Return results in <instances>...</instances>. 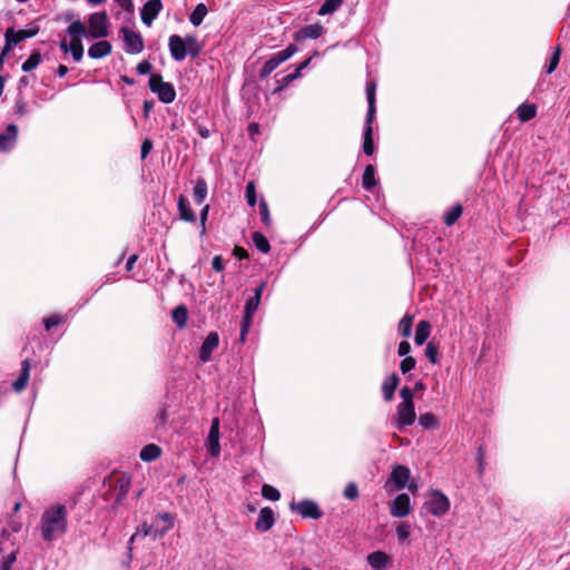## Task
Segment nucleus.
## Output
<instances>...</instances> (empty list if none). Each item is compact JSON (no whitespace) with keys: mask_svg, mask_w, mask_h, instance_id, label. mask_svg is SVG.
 Masks as SVG:
<instances>
[{"mask_svg":"<svg viewBox=\"0 0 570 570\" xmlns=\"http://www.w3.org/2000/svg\"><path fill=\"white\" fill-rule=\"evenodd\" d=\"M419 424L424 429H435L438 428V421L434 414L426 412L420 415Z\"/></svg>","mask_w":570,"mask_h":570,"instance_id":"a18cd8bd","label":"nucleus"},{"mask_svg":"<svg viewBox=\"0 0 570 570\" xmlns=\"http://www.w3.org/2000/svg\"><path fill=\"white\" fill-rule=\"evenodd\" d=\"M416 361L412 356H405L400 363V370L403 374L409 373L415 367Z\"/></svg>","mask_w":570,"mask_h":570,"instance_id":"13d9d810","label":"nucleus"},{"mask_svg":"<svg viewBox=\"0 0 570 570\" xmlns=\"http://www.w3.org/2000/svg\"><path fill=\"white\" fill-rule=\"evenodd\" d=\"M344 0H325L318 8L317 14L327 16L337 11L343 4Z\"/></svg>","mask_w":570,"mask_h":570,"instance_id":"2f4dec72","label":"nucleus"},{"mask_svg":"<svg viewBox=\"0 0 570 570\" xmlns=\"http://www.w3.org/2000/svg\"><path fill=\"white\" fill-rule=\"evenodd\" d=\"M275 524V513L269 507L262 508L255 528L259 532H266Z\"/></svg>","mask_w":570,"mask_h":570,"instance_id":"dca6fc26","label":"nucleus"},{"mask_svg":"<svg viewBox=\"0 0 570 570\" xmlns=\"http://www.w3.org/2000/svg\"><path fill=\"white\" fill-rule=\"evenodd\" d=\"M156 521H158L159 523L161 522V525L166 528L168 531L174 527V517L169 512L158 513L156 517Z\"/></svg>","mask_w":570,"mask_h":570,"instance_id":"603ef678","label":"nucleus"},{"mask_svg":"<svg viewBox=\"0 0 570 570\" xmlns=\"http://www.w3.org/2000/svg\"><path fill=\"white\" fill-rule=\"evenodd\" d=\"M298 48L294 43H289L285 49L273 53L263 65L259 70V78H267L279 65L292 58Z\"/></svg>","mask_w":570,"mask_h":570,"instance_id":"39448f33","label":"nucleus"},{"mask_svg":"<svg viewBox=\"0 0 570 570\" xmlns=\"http://www.w3.org/2000/svg\"><path fill=\"white\" fill-rule=\"evenodd\" d=\"M463 208L460 204L452 206L444 213V223L446 226H452L462 215Z\"/></svg>","mask_w":570,"mask_h":570,"instance_id":"4c0bfd02","label":"nucleus"},{"mask_svg":"<svg viewBox=\"0 0 570 570\" xmlns=\"http://www.w3.org/2000/svg\"><path fill=\"white\" fill-rule=\"evenodd\" d=\"M560 58H561V48H560V46H557L553 49L549 60L547 61V63L543 67L546 73L550 75L558 68Z\"/></svg>","mask_w":570,"mask_h":570,"instance_id":"e433bc0d","label":"nucleus"},{"mask_svg":"<svg viewBox=\"0 0 570 570\" xmlns=\"http://www.w3.org/2000/svg\"><path fill=\"white\" fill-rule=\"evenodd\" d=\"M431 333V325L428 321L419 322L415 331L414 341L417 345H423Z\"/></svg>","mask_w":570,"mask_h":570,"instance_id":"bb28decb","label":"nucleus"},{"mask_svg":"<svg viewBox=\"0 0 570 570\" xmlns=\"http://www.w3.org/2000/svg\"><path fill=\"white\" fill-rule=\"evenodd\" d=\"M518 117L522 122L533 119L537 115V107L533 104H521L518 109Z\"/></svg>","mask_w":570,"mask_h":570,"instance_id":"cd10ccee","label":"nucleus"},{"mask_svg":"<svg viewBox=\"0 0 570 570\" xmlns=\"http://www.w3.org/2000/svg\"><path fill=\"white\" fill-rule=\"evenodd\" d=\"M212 267L215 272L219 273L224 271V262L220 255L214 256L212 261Z\"/></svg>","mask_w":570,"mask_h":570,"instance_id":"69168bd1","label":"nucleus"},{"mask_svg":"<svg viewBox=\"0 0 570 570\" xmlns=\"http://www.w3.org/2000/svg\"><path fill=\"white\" fill-rule=\"evenodd\" d=\"M376 82L368 81L366 83V100H367V112L365 117V126L363 130V141L362 142H373V130H372V121L375 117L376 112Z\"/></svg>","mask_w":570,"mask_h":570,"instance_id":"7ed1b4c3","label":"nucleus"},{"mask_svg":"<svg viewBox=\"0 0 570 570\" xmlns=\"http://www.w3.org/2000/svg\"><path fill=\"white\" fill-rule=\"evenodd\" d=\"M439 348L433 342H429L425 347V356L433 364L438 363Z\"/></svg>","mask_w":570,"mask_h":570,"instance_id":"6e6d98bb","label":"nucleus"},{"mask_svg":"<svg viewBox=\"0 0 570 570\" xmlns=\"http://www.w3.org/2000/svg\"><path fill=\"white\" fill-rule=\"evenodd\" d=\"M424 508L434 517H442L449 511L450 501L444 493L434 490L425 501Z\"/></svg>","mask_w":570,"mask_h":570,"instance_id":"1a4fd4ad","label":"nucleus"},{"mask_svg":"<svg viewBox=\"0 0 570 570\" xmlns=\"http://www.w3.org/2000/svg\"><path fill=\"white\" fill-rule=\"evenodd\" d=\"M296 79H297V75L288 73V75L281 76L279 73H277L275 76L276 87L274 89V94H278V92L283 91L286 87L289 86L291 82H293Z\"/></svg>","mask_w":570,"mask_h":570,"instance_id":"ea45409f","label":"nucleus"},{"mask_svg":"<svg viewBox=\"0 0 570 570\" xmlns=\"http://www.w3.org/2000/svg\"><path fill=\"white\" fill-rule=\"evenodd\" d=\"M151 69L153 66L148 60L140 61L136 67L137 72L141 76L149 75L151 72Z\"/></svg>","mask_w":570,"mask_h":570,"instance_id":"0e129e2a","label":"nucleus"},{"mask_svg":"<svg viewBox=\"0 0 570 570\" xmlns=\"http://www.w3.org/2000/svg\"><path fill=\"white\" fill-rule=\"evenodd\" d=\"M390 557L383 551H375L367 556V563L375 570H381L387 566Z\"/></svg>","mask_w":570,"mask_h":570,"instance_id":"4be33fe9","label":"nucleus"},{"mask_svg":"<svg viewBox=\"0 0 570 570\" xmlns=\"http://www.w3.org/2000/svg\"><path fill=\"white\" fill-rule=\"evenodd\" d=\"M168 48L175 61H183L187 56L197 58L202 52V45L194 35H186L185 37L171 35L168 39Z\"/></svg>","mask_w":570,"mask_h":570,"instance_id":"f03ea898","label":"nucleus"},{"mask_svg":"<svg viewBox=\"0 0 570 570\" xmlns=\"http://www.w3.org/2000/svg\"><path fill=\"white\" fill-rule=\"evenodd\" d=\"M129 488H130V480L128 478H120L117 481V485H116V489H117L116 501L117 502H121L124 500V498L128 494Z\"/></svg>","mask_w":570,"mask_h":570,"instance_id":"37998d69","label":"nucleus"},{"mask_svg":"<svg viewBox=\"0 0 570 570\" xmlns=\"http://www.w3.org/2000/svg\"><path fill=\"white\" fill-rule=\"evenodd\" d=\"M39 32V26L35 22L28 24L27 29L14 30L12 38L17 40V45L26 39L33 38Z\"/></svg>","mask_w":570,"mask_h":570,"instance_id":"b1692460","label":"nucleus"},{"mask_svg":"<svg viewBox=\"0 0 570 570\" xmlns=\"http://www.w3.org/2000/svg\"><path fill=\"white\" fill-rule=\"evenodd\" d=\"M246 202L250 207H254L257 203L256 199V187L253 181L247 183L245 189Z\"/></svg>","mask_w":570,"mask_h":570,"instance_id":"3c124183","label":"nucleus"},{"mask_svg":"<svg viewBox=\"0 0 570 570\" xmlns=\"http://www.w3.org/2000/svg\"><path fill=\"white\" fill-rule=\"evenodd\" d=\"M399 382H400V377L397 376L396 373H392L383 381L382 393H383V399L386 402L392 401V399L394 396V392L399 385Z\"/></svg>","mask_w":570,"mask_h":570,"instance_id":"aec40b11","label":"nucleus"},{"mask_svg":"<svg viewBox=\"0 0 570 570\" xmlns=\"http://www.w3.org/2000/svg\"><path fill=\"white\" fill-rule=\"evenodd\" d=\"M112 47L109 41L101 40L92 43L88 49V56L91 59H101L108 55H110Z\"/></svg>","mask_w":570,"mask_h":570,"instance_id":"6ab92c4d","label":"nucleus"},{"mask_svg":"<svg viewBox=\"0 0 570 570\" xmlns=\"http://www.w3.org/2000/svg\"><path fill=\"white\" fill-rule=\"evenodd\" d=\"M215 441H219V419L218 417H214L212 420V424H210V429H209V433H208V438H207V442H215Z\"/></svg>","mask_w":570,"mask_h":570,"instance_id":"864d4df0","label":"nucleus"},{"mask_svg":"<svg viewBox=\"0 0 570 570\" xmlns=\"http://www.w3.org/2000/svg\"><path fill=\"white\" fill-rule=\"evenodd\" d=\"M400 395L402 397L403 404H414L413 402V391L409 386H403L400 391Z\"/></svg>","mask_w":570,"mask_h":570,"instance_id":"052dcab7","label":"nucleus"},{"mask_svg":"<svg viewBox=\"0 0 570 570\" xmlns=\"http://www.w3.org/2000/svg\"><path fill=\"white\" fill-rule=\"evenodd\" d=\"M30 367H31V365H30V361L28 358L23 360L21 362L20 374H19L18 379L12 384L14 391L20 392L27 386L29 377H30Z\"/></svg>","mask_w":570,"mask_h":570,"instance_id":"412c9836","label":"nucleus"},{"mask_svg":"<svg viewBox=\"0 0 570 570\" xmlns=\"http://www.w3.org/2000/svg\"><path fill=\"white\" fill-rule=\"evenodd\" d=\"M171 317L174 323L183 328L187 324L188 311L185 305H179L173 309Z\"/></svg>","mask_w":570,"mask_h":570,"instance_id":"7c9ffc66","label":"nucleus"},{"mask_svg":"<svg viewBox=\"0 0 570 570\" xmlns=\"http://www.w3.org/2000/svg\"><path fill=\"white\" fill-rule=\"evenodd\" d=\"M411 352V345L409 342L406 341H402L400 344H399V348H397V354L400 356H407V354Z\"/></svg>","mask_w":570,"mask_h":570,"instance_id":"774afa93","label":"nucleus"},{"mask_svg":"<svg viewBox=\"0 0 570 570\" xmlns=\"http://www.w3.org/2000/svg\"><path fill=\"white\" fill-rule=\"evenodd\" d=\"M163 9L161 0H148L140 10V19L144 24L150 27Z\"/></svg>","mask_w":570,"mask_h":570,"instance_id":"ddd939ff","label":"nucleus"},{"mask_svg":"<svg viewBox=\"0 0 570 570\" xmlns=\"http://www.w3.org/2000/svg\"><path fill=\"white\" fill-rule=\"evenodd\" d=\"M219 344V335L217 332H210L206 338L204 340L199 352L198 357L202 363H207L212 358V353L214 350L218 347Z\"/></svg>","mask_w":570,"mask_h":570,"instance_id":"4468645a","label":"nucleus"},{"mask_svg":"<svg viewBox=\"0 0 570 570\" xmlns=\"http://www.w3.org/2000/svg\"><path fill=\"white\" fill-rule=\"evenodd\" d=\"M148 87L151 92L156 94L159 101L170 104L176 98V90L171 82L164 81L160 73H151Z\"/></svg>","mask_w":570,"mask_h":570,"instance_id":"20e7f679","label":"nucleus"},{"mask_svg":"<svg viewBox=\"0 0 570 570\" xmlns=\"http://www.w3.org/2000/svg\"><path fill=\"white\" fill-rule=\"evenodd\" d=\"M177 207H178L180 219H183L185 222H189V223L196 222V215L194 214V212L191 210V208L189 206V203L183 195H180L178 198Z\"/></svg>","mask_w":570,"mask_h":570,"instance_id":"5701e85b","label":"nucleus"},{"mask_svg":"<svg viewBox=\"0 0 570 570\" xmlns=\"http://www.w3.org/2000/svg\"><path fill=\"white\" fill-rule=\"evenodd\" d=\"M411 510V500L406 493L399 494L390 507V513L396 518H404L409 515Z\"/></svg>","mask_w":570,"mask_h":570,"instance_id":"2eb2a0df","label":"nucleus"},{"mask_svg":"<svg viewBox=\"0 0 570 570\" xmlns=\"http://www.w3.org/2000/svg\"><path fill=\"white\" fill-rule=\"evenodd\" d=\"M485 454H484V451L482 449V446H480L478 449V453H476V460H478V473L479 475L481 476L485 470V459H484Z\"/></svg>","mask_w":570,"mask_h":570,"instance_id":"680f3d73","label":"nucleus"},{"mask_svg":"<svg viewBox=\"0 0 570 570\" xmlns=\"http://www.w3.org/2000/svg\"><path fill=\"white\" fill-rule=\"evenodd\" d=\"M259 215L264 225L268 226L272 223L267 203L264 199L259 202Z\"/></svg>","mask_w":570,"mask_h":570,"instance_id":"4d7b16f0","label":"nucleus"},{"mask_svg":"<svg viewBox=\"0 0 570 570\" xmlns=\"http://www.w3.org/2000/svg\"><path fill=\"white\" fill-rule=\"evenodd\" d=\"M362 185L367 190L372 189L376 185L375 167L373 165H367L365 167L362 177Z\"/></svg>","mask_w":570,"mask_h":570,"instance_id":"c9c22d12","label":"nucleus"},{"mask_svg":"<svg viewBox=\"0 0 570 570\" xmlns=\"http://www.w3.org/2000/svg\"><path fill=\"white\" fill-rule=\"evenodd\" d=\"M291 510L299 513L304 518L320 519L323 513L316 502L305 499L298 503L292 502Z\"/></svg>","mask_w":570,"mask_h":570,"instance_id":"f8f14e48","label":"nucleus"},{"mask_svg":"<svg viewBox=\"0 0 570 570\" xmlns=\"http://www.w3.org/2000/svg\"><path fill=\"white\" fill-rule=\"evenodd\" d=\"M358 495L360 493L356 483L350 482L344 489V498L350 501H354L358 498Z\"/></svg>","mask_w":570,"mask_h":570,"instance_id":"5fc2aeb1","label":"nucleus"},{"mask_svg":"<svg viewBox=\"0 0 570 570\" xmlns=\"http://www.w3.org/2000/svg\"><path fill=\"white\" fill-rule=\"evenodd\" d=\"M120 32L124 40V50L129 55H137L144 50V40L139 32L128 27H121Z\"/></svg>","mask_w":570,"mask_h":570,"instance_id":"9b49d317","label":"nucleus"},{"mask_svg":"<svg viewBox=\"0 0 570 570\" xmlns=\"http://www.w3.org/2000/svg\"><path fill=\"white\" fill-rule=\"evenodd\" d=\"M396 534L400 541H405L410 537V525L402 523L396 528Z\"/></svg>","mask_w":570,"mask_h":570,"instance_id":"e2e57ef3","label":"nucleus"},{"mask_svg":"<svg viewBox=\"0 0 570 570\" xmlns=\"http://www.w3.org/2000/svg\"><path fill=\"white\" fill-rule=\"evenodd\" d=\"M262 495L265 499L271 500V501H277L281 498L279 491L269 484H264L262 487Z\"/></svg>","mask_w":570,"mask_h":570,"instance_id":"8fccbe9b","label":"nucleus"},{"mask_svg":"<svg viewBox=\"0 0 570 570\" xmlns=\"http://www.w3.org/2000/svg\"><path fill=\"white\" fill-rule=\"evenodd\" d=\"M208 12V9L206 4L198 3L194 8L193 12L189 16V21L193 26L198 27L204 21V18L206 17Z\"/></svg>","mask_w":570,"mask_h":570,"instance_id":"c756f323","label":"nucleus"},{"mask_svg":"<svg viewBox=\"0 0 570 570\" xmlns=\"http://www.w3.org/2000/svg\"><path fill=\"white\" fill-rule=\"evenodd\" d=\"M14 114L18 116H23L28 112L26 102L21 96H18L14 101Z\"/></svg>","mask_w":570,"mask_h":570,"instance_id":"bf43d9fd","label":"nucleus"},{"mask_svg":"<svg viewBox=\"0 0 570 570\" xmlns=\"http://www.w3.org/2000/svg\"><path fill=\"white\" fill-rule=\"evenodd\" d=\"M265 287H266V282H262L254 289V295L246 301V304L244 306V313L245 314H249V315H254L255 314V312L257 311V308H258V306L261 304L262 295H263V292H264Z\"/></svg>","mask_w":570,"mask_h":570,"instance_id":"a211bd4d","label":"nucleus"},{"mask_svg":"<svg viewBox=\"0 0 570 570\" xmlns=\"http://www.w3.org/2000/svg\"><path fill=\"white\" fill-rule=\"evenodd\" d=\"M325 32V28L321 23L305 26L294 33V40L301 41L306 38L317 39Z\"/></svg>","mask_w":570,"mask_h":570,"instance_id":"f3484780","label":"nucleus"},{"mask_svg":"<svg viewBox=\"0 0 570 570\" xmlns=\"http://www.w3.org/2000/svg\"><path fill=\"white\" fill-rule=\"evenodd\" d=\"M66 31L71 37V40L81 39V37L88 38V31L80 20L72 21Z\"/></svg>","mask_w":570,"mask_h":570,"instance_id":"a878e982","label":"nucleus"},{"mask_svg":"<svg viewBox=\"0 0 570 570\" xmlns=\"http://www.w3.org/2000/svg\"><path fill=\"white\" fill-rule=\"evenodd\" d=\"M415 409L414 404H403L400 403L396 406V413L392 425L397 430H403L406 426H410L415 421Z\"/></svg>","mask_w":570,"mask_h":570,"instance_id":"9d476101","label":"nucleus"},{"mask_svg":"<svg viewBox=\"0 0 570 570\" xmlns=\"http://www.w3.org/2000/svg\"><path fill=\"white\" fill-rule=\"evenodd\" d=\"M65 322L63 316L60 314H51L42 320L46 331H50L52 327L58 326Z\"/></svg>","mask_w":570,"mask_h":570,"instance_id":"49530a36","label":"nucleus"},{"mask_svg":"<svg viewBox=\"0 0 570 570\" xmlns=\"http://www.w3.org/2000/svg\"><path fill=\"white\" fill-rule=\"evenodd\" d=\"M253 316L254 315H249V314H245L244 313V316L242 318V322H240V337L239 340L242 342H245L246 340V336L250 330V326L253 324Z\"/></svg>","mask_w":570,"mask_h":570,"instance_id":"de8ad7c7","label":"nucleus"},{"mask_svg":"<svg viewBox=\"0 0 570 570\" xmlns=\"http://www.w3.org/2000/svg\"><path fill=\"white\" fill-rule=\"evenodd\" d=\"M68 49L75 61L79 62L82 59L83 46L81 39L70 40Z\"/></svg>","mask_w":570,"mask_h":570,"instance_id":"a19ab883","label":"nucleus"},{"mask_svg":"<svg viewBox=\"0 0 570 570\" xmlns=\"http://www.w3.org/2000/svg\"><path fill=\"white\" fill-rule=\"evenodd\" d=\"M117 4L125 11L131 13L134 12V2L132 0H115Z\"/></svg>","mask_w":570,"mask_h":570,"instance_id":"338daca9","label":"nucleus"},{"mask_svg":"<svg viewBox=\"0 0 570 570\" xmlns=\"http://www.w3.org/2000/svg\"><path fill=\"white\" fill-rule=\"evenodd\" d=\"M88 38L101 39L109 35V20L106 11L91 13L88 18Z\"/></svg>","mask_w":570,"mask_h":570,"instance_id":"0eeeda50","label":"nucleus"},{"mask_svg":"<svg viewBox=\"0 0 570 570\" xmlns=\"http://www.w3.org/2000/svg\"><path fill=\"white\" fill-rule=\"evenodd\" d=\"M412 322L413 317L410 315H405L399 323L397 330L400 335L403 337H409L412 332Z\"/></svg>","mask_w":570,"mask_h":570,"instance_id":"c03bdc74","label":"nucleus"},{"mask_svg":"<svg viewBox=\"0 0 570 570\" xmlns=\"http://www.w3.org/2000/svg\"><path fill=\"white\" fill-rule=\"evenodd\" d=\"M18 127L14 124L6 126L4 130L0 132V142H12L17 139Z\"/></svg>","mask_w":570,"mask_h":570,"instance_id":"79ce46f5","label":"nucleus"},{"mask_svg":"<svg viewBox=\"0 0 570 570\" xmlns=\"http://www.w3.org/2000/svg\"><path fill=\"white\" fill-rule=\"evenodd\" d=\"M13 28H8L4 32V47L1 50L0 58L4 61L9 52L17 46V40L12 38Z\"/></svg>","mask_w":570,"mask_h":570,"instance_id":"72a5a7b5","label":"nucleus"},{"mask_svg":"<svg viewBox=\"0 0 570 570\" xmlns=\"http://www.w3.org/2000/svg\"><path fill=\"white\" fill-rule=\"evenodd\" d=\"M253 243L257 250H259L263 254H266L271 249V245L268 239L259 232H254L252 235Z\"/></svg>","mask_w":570,"mask_h":570,"instance_id":"58836bf2","label":"nucleus"},{"mask_svg":"<svg viewBox=\"0 0 570 570\" xmlns=\"http://www.w3.org/2000/svg\"><path fill=\"white\" fill-rule=\"evenodd\" d=\"M161 455V449L156 444H147L140 451V459L144 462H151Z\"/></svg>","mask_w":570,"mask_h":570,"instance_id":"393cba45","label":"nucleus"},{"mask_svg":"<svg viewBox=\"0 0 570 570\" xmlns=\"http://www.w3.org/2000/svg\"><path fill=\"white\" fill-rule=\"evenodd\" d=\"M19 550L14 549L10 551L6 557H3L0 563V570H12V566L17 560Z\"/></svg>","mask_w":570,"mask_h":570,"instance_id":"09e8293b","label":"nucleus"},{"mask_svg":"<svg viewBox=\"0 0 570 570\" xmlns=\"http://www.w3.org/2000/svg\"><path fill=\"white\" fill-rule=\"evenodd\" d=\"M39 529L46 542H52L68 530V510L63 504H53L45 509L41 514Z\"/></svg>","mask_w":570,"mask_h":570,"instance_id":"f257e3e1","label":"nucleus"},{"mask_svg":"<svg viewBox=\"0 0 570 570\" xmlns=\"http://www.w3.org/2000/svg\"><path fill=\"white\" fill-rule=\"evenodd\" d=\"M13 28H8L4 32V47L1 50L0 58L4 61L9 52L17 46V40L12 38Z\"/></svg>","mask_w":570,"mask_h":570,"instance_id":"473e14b6","label":"nucleus"},{"mask_svg":"<svg viewBox=\"0 0 570 570\" xmlns=\"http://www.w3.org/2000/svg\"><path fill=\"white\" fill-rule=\"evenodd\" d=\"M168 530L159 524L158 521H154L151 524H147L144 522L140 527L136 529V532L130 537L128 541V552L131 553L132 543L135 541L141 540L146 537H150L154 541L164 537Z\"/></svg>","mask_w":570,"mask_h":570,"instance_id":"423d86ee","label":"nucleus"},{"mask_svg":"<svg viewBox=\"0 0 570 570\" xmlns=\"http://www.w3.org/2000/svg\"><path fill=\"white\" fill-rule=\"evenodd\" d=\"M410 476L411 471L407 466L401 464L395 465L384 484V489L387 492L403 490L407 485Z\"/></svg>","mask_w":570,"mask_h":570,"instance_id":"6e6552de","label":"nucleus"},{"mask_svg":"<svg viewBox=\"0 0 570 570\" xmlns=\"http://www.w3.org/2000/svg\"><path fill=\"white\" fill-rule=\"evenodd\" d=\"M41 62V53L39 50H33L29 58L22 63L21 70L23 72H30L35 70Z\"/></svg>","mask_w":570,"mask_h":570,"instance_id":"f704fd0d","label":"nucleus"},{"mask_svg":"<svg viewBox=\"0 0 570 570\" xmlns=\"http://www.w3.org/2000/svg\"><path fill=\"white\" fill-rule=\"evenodd\" d=\"M207 196V184L204 178H197L194 186V199L196 204L204 203Z\"/></svg>","mask_w":570,"mask_h":570,"instance_id":"c85d7f7f","label":"nucleus"}]
</instances>
